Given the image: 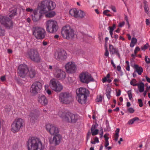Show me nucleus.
Returning <instances> with one entry per match:
<instances>
[{"label":"nucleus","mask_w":150,"mask_h":150,"mask_svg":"<svg viewBox=\"0 0 150 150\" xmlns=\"http://www.w3.org/2000/svg\"><path fill=\"white\" fill-rule=\"evenodd\" d=\"M27 146L28 150H46L40 139L34 137L29 139L27 142Z\"/></svg>","instance_id":"nucleus-1"},{"label":"nucleus","mask_w":150,"mask_h":150,"mask_svg":"<svg viewBox=\"0 0 150 150\" xmlns=\"http://www.w3.org/2000/svg\"><path fill=\"white\" fill-rule=\"evenodd\" d=\"M40 7V12L45 13L54 9L56 7L55 3L52 1H44L41 3Z\"/></svg>","instance_id":"nucleus-2"},{"label":"nucleus","mask_w":150,"mask_h":150,"mask_svg":"<svg viewBox=\"0 0 150 150\" xmlns=\"http://www.w3.org/2000/svg\"><path fill=\"white\" fill-rule=\"evenodd\" d=\"M61 34L63 37L67 40H72L74 37V30L69 25L64 26L62 30Z\"/></svg>","instance_id":"nucleus-3"},{"label":"nucleus","mask_w":150,"mask_h":150,"mask_svg":"<svg viewBox=\"0 0 150 150\" xmlns=\"http://www.w3.org/2000/svg\"><path fill=\"white\" fill-rule=\"evenodd\" d=\"M45 27L47 31L50 33H56L58 29L57 23L52 20L47 21L45 23Z\"/></svg>","instance_id":"nucleus-4"},{"label":"nucleus","mask_w":150,"mask_h":150,"mask_svg":"<svg viewBox=\"0 0 150 150\" xmlns=\"http://www.w3.org/2000/svg\"><path fill=\"white\" fill-rule=\"evenodd\" d=\"M33 33L37 39H41L45 37L46 32L43 28L37 26L33 28Z\"/></svg>","instance_id":"nucleus-5"},{"label":"nucleus","mask_w":150,"mask_h":150,"mask_svg":"<svg viewBox=\"0 0 150 150\" xmlns=\"http://www.w3.org/2000/svg\"><path fill=\"white\" fill-rule=\"evenodd\" d=\"M23 120L21 118L15 119L11 125V129L13 133H16L19 131L23 127Z\"/></svg>","instance_id":"nucleus-6"},{"label":"nucleus","mask_w":150,"mask_h":150,"mask_svg":"<svg viewBox=\"0 0 150 150\" xmlns=\"http://www.w3.org/2000/svg\"><path fill=\"white\" fill-rule=\"evenodd\" d=\"M23 120L21 118L15 119L11 125V129L13 133H16L19 131L23 127Z\"/></svg>","instance_id":"nucleus-7"},{"label":"nucleus","mask_w":150,"mask_h":150,"mask_svg":"<svg viewBox=\"0 0 150 150\" xmlns=\"http://www.w3.org/2000/svg\"><path fill=\"white\" fill-rule=\"evenodd\" d=\"M23 120L21 118L15 119L11 125V129L13 133H16L19 131L23 127Z\"/></svg>","instance_id":"nucleus-8"},{"label":"nucleus","mask_w":150,"mask_h":150,"mask_svg":"<svg viewBox=\"0 0 150 150\" xmlns=\"http://www.w3.org/2000/svg\"><path fill=\"white\" fill-rule=\"evenodd\" d=\"M59 98L61 102L65 104L69 103L72 100L71 95L67 92L60 93L59 95Z\"/></svg>","instance_id":"nucleus-9"},{"label":"nucleus","mask_w":150,"mask_h":150,"mask_svg":"<svg viewBox=\"0 0 150 150\" xmlns=\"http://www.w3.org/2000/svg\"><path fill=\"white\" fill-rule=\"evenodd\" d=\"M49 86L52 90L57 92H60L63 88L62 85L57 81L55 79H53L50 80Z\"/></svg>","instance_id":"nucleus-10"},{"label":"nucleus","mask_w":150,"mask_h":150,"mask_svg":"<svg viewBox=\"0 0 150 150\" xmlns=\"http://www.w3.org/2000/svg\"><path fill=\"white\" fill-rule=\"evenodd\" d=\"M42 84L39 81L34 82L30 89V92L33 95H35L40 92L42 88Z\"/></svg>","instance_id":"nucleus-11"},{"label":"nucleus","mask_w":150,"mask_h":150,"mask_svg":"<svg viewBox=\"0 0 150 150\" xmlns=\"http://www.w3.org/2000/svg\"><path fill=\"white\" fill-rule=\"evenodd\" d=\"M53 74L55 77L59 80H63L66 77L65 72L59 68L54 69Z\"/></svg>","instance_id":"nucleus-12"},{"label":"nucleus","mask_w":150,"mask_h":150,"mask_svg":"<svg viewBox=\"0 0 150 150\" xmlns=\"http://www.w3.org/2000/svg\"><path fill=\"white\" fill-rule=\"evenodd\" d=\"M30 58L33 61L36 62H39L40 61V58L37 50H31L28 53Z\"/></svg>","instance_id":"nucleus-13"},{"label":"nucleus","mask_w":150,"mask_h":150,"mask_svg":"<svg viewBox=\"0 0 150 150\" xmlns=\"http://www.w3.org/2000/svg\"><path fill=\"white\" fill-rule=\"evenodd\" d=\"M79 78L81 82L87 83L91 81H94L91 74L88 72L81 73L79 75Z\"/></svg>","instance_id":"nucleus-14"},{"label":"nucleus","mask_w":150,"mask_h":150,"mask_svg":"<svg viewBox=\"0 0 150 150\" xmlns=\"http://www.w3.org/2000/svg\"><path fill=\"white\" fill-rule=\"evenodd\" d=\"M28 71L27 66L25 64L20 65L18 67V73L19 76L22 78L27 76Z\"/></svg>","instance_id":"nucleus-15"},{"label":"nucleus","mask_w":150,"mask_h":150,"mask_svg":"<svg viewBox=\"0 0 150 150\" xmlns=\"http://www.w3.org/2000/svg\"><path fill=\"white\" fill-rule=\"evenodd\" d=\"M46 129L51 135H56L59 134L58 128L53 124H47L46 125Z\"/></svg>","instance_id":"nucleus-16"},{"label":"nucleus","mask_w":150,"mask_h":150,"mask_svg":"<svg viewBox=\"0 0 150 150\" xmlns=\"http://www.w3.org/2000/svg\"><path fill=\"white\" fill-rule=\"evenodd\" d=\"M54 57L57 60L60 61L64 60L67 58V53L64 50H59L55 53Z\"/></svg>","instance_id":"nucleus-17"},{"label":"nucleus","mask_w":150,"mask_h":150,"mask_svg":"<svg viewBox=\"0 0 150 150\" xmlns=\"http://www.w3.org/2000/svg\"><path fill=\"white\" fill-rule=\"evenodd\" d=\"M72 113L69 112H64L62 111H59L58 115L64 121L69 123L71 122L70 120L71 119Z\"/></svg>","instance_id":"nucleus-18"},{"label":"nucleus","mask_w":150,"mask_h":150,"mask_svg":"<svg viewBox=\"0 0 150 150\" xmlns=\"http://www.w3.org/2000/svg\"><path fill=\"white\" fill-rule=\"evenodd\" d=\"M0 22L6 27L10 29L13 26V23L11 20L8 17L1 16L0 19Z\"/></svg>","instance_id":"nucleus-19"},{"label":"nucleus","mask_w":150,"mask_h":150,"mask_svg":"<svg viewBox=\"0 0 150 150\" xmlns=\"http://www.w3.org/2000/svg\"><path fill=\"white\" fill-rule=\"evenodd\" d=\"M65 68L67 71L69 73L75 72L76 67L74 62H69L67 63L65 66Z\"/></svg>","instance_id":"nucleus-20"},{"label":"nucleus","mask_w":150,"mask_h":150,"mask_svg":"<svg viewBox=\"0 0 150 150\" xmlns=\"http://www.w3.org/2000/svg\"><path fill=\"white\" fill-rule=\"evenodd\" d=\"M77 96H87L88 94V90L85 88H80L76 90Z\"/></svg>","instance_id":"nucleus-21"},{"label":"nucleus","mask_w":150,"mask_h":150,"mask_svg":"<svg viewBox=\"0 0 150 150\" xmlns=\"http://www.w3.org/2000/svg\"><path fill=\"white\" fill-rule=\"evenodd\" d=\"M38 10H35L33 11V15L32 20L34 22L38 21L42 16V14L43 13L40 12V10L39 13L38 12Z\"/></svg>","instance_id":"nucleus-22"},{"label":"nucleus","mask_w":150,"mask_h":150,"mask_svg":"<svg viewBox=\"0 0 150 150\" xmlns=\"http://www.w3.org/2000/svg\"><path fill=\"white\" fill-rule=\"evenodd\" d=\"M61 139V136L59 134H57L54 135L52 141H50V143L54 144L55 145H58L59 144Z\"/></svg>","instance_id":"nucleus-23"},{"label":"nucleus","mask_w":150,"mask_h":150,"mask_svg":"<svg viewBox=\"0 0 150 150\" xmlns=\"http://www.w3.org/2000/svg\"><path fill=\"white\" fill-rule=\"evenodd\" d=\"M40 113L39 112L31 113L30 115V120L32 122L38 121L40 119Z\"/></svg>","instance_id":"nucleus-24"},{"label":"nucleus","mask_w":150,"mask_h":150,"mask_svg":"<svg viewBox=\"0 0 150 150\" xmlns=\"http://www.w3.org/2000/svg\"><path fill=\"white\" fill-rule=\"evenodd\" d=\"M38 102L42 105H46L47 103V100L44 95L39 96L38 97Z\"/></svg>","instance_id":"nucleus-25"},{"label":"nucleus","mask_w":150,"mask_h":150,"mask_svg":"<svg viewBox=\"0 0 150 150\" xmlns=\"http://www.w3.org/2000/svg\"><path fill=\"white\" fill-rule=\"evenodd\" d=\"M87 96H77V99L79 102L81 104H86V102Z\"/></svg>","instance_id":"nucleus-26"},{"label":"nucleus","mask_w":150,"mask_h":150,"mask_svg":"<svg viewBox=\"0 0 150 150\" xmlns=\"http://www.w3.org/2000/svg\"><path fill=\"white\" fill-rule=\"evenodd\" d=\"M109 51L111 54H116L117 55L120 56L118 50L114 48L113 46L112 45H109Z\"/></svg>","instance_id":"nucleus-27"},{"label":"nucleus","mask_w":150,"mask_h":150,"mask_svg":"<svg viewBox=\"0 0 150 150\" xmlns=\"http://www.w3.org/2000/svg\"><path fill=\"white\" fill-rule=\"evenodd\" d=\"M78 10L75 8L71 9L69 11V14L75 18H78Z\"/></svg>","instance_id":"nucleus-28"},{"label":"nucleus","mask_w":150,"mask_h":150,"mask_svg":"<svg viewBox=\"0 0 150 150\" xmlns=\"http://www.w3.org/2000/svg\"><path fill=\"white\" fill-rule=\"evenodd\" d=\"M71 119L70 120L71 122L72 123H76L79 119V116L77 114H74L72 113Z\"/></svg>","instance_id":"nucleus-29"},{"label":"nucleus","mask_w":150,"mask_h":150,"mask_svg":"<svg viewBox=\"0 0 150 150\" xmlns=\"http://www.w3.org/2000/svg\"><path fill=\"white\" fill-rule=\"evenodd\" d=\"M134 68L136 70V72H137L139 75H140L143 71L142 68L137 64L134 65Z\"/></svg>","instance_id":"nucleus-30"},{"label":"nucleus","mask_w":150,"mask_h":150,"mask_svg":"<svg viewBox=\"0 0 150 150\" xmlns=\"http://www.w3.org/2000/svg\"><path fill=\"white\" fill-rule=\"evenodd\" d=\"M36 74V72L35 70L33 69H30L28 70V71L27 76H29L30 78L34 77Z\"/></svg>","instance_id":"nucleus-31"},{"label":"nucleus","mask_w":150,"mask_h":150,"mask_svg":"<svg viewBox=\"0 0 150 150\" xmlns=\"http://www.w3.org/2000/svg\"><path fill=\"white\" fill-rule=\"evenodd\" d=\"M137 86L138 87V88L140 92L142 93L144 91V85L143 83L141 82L138 83Z\"/></svg>","instance_id":"nucleus-32"},{"label":"nucleus","mask_w":150,"mask_h":150,"mask_svg":"<svg viewBox=\"0 0 150 150\" xmlns=\"http://www.w3.org/2000/svg\"><path fill=\"white\" fill-rule=\"evenodd\" d=\"M17 9L16 8L11 10L9 13V16L10 17L12 18L16 14Z\"/></svg>","instance_id":"nucleus-33"},{"label":"nucleus","mask_w":150,"mask_h":150,"mask_svg":"<svg viewBox=\"0 0 150 150\" xmlns=\"http://www.w3.org/2000/svg\"><path fill=\"white\" fill-rule=\"evenodd\" d=\"M78 18L79 17L81 18H84L86 15V14L84 11L80 10L78 11Z\"/></svg>","instance_id":"nucleus-34"},{"label":"nucleus","mask_w":150,"mask_h":150,"mask_svg":"<svg viewBox=\"0 0 150 150\" xmlns=\"http://www.w3.org/2000/svg\"><path fill=\"white\" fill-rule=\"evenodd\" d=\"M137 41V40L135 38H132L130 45V46L132 47H134L135 44H136Z\"/></svg>","instance_id":"nucleus-35"},{"label":"nucleus","mask_w":150,"mask_h":150,"mask_svg":"<svg viewBox=\"0 0 150 150\" xmlns=\"http://www.w3.org/2000/svg\"><path fill=\"white\" fill-rule=\"evenodd\" d=\"M139 120V118L138 117H135L134 118L129 120L127 123L128 124L130 125L133 124L134 122L137 120Z\"/></svg>","instance_id":"nucleus-36"},{"label":"nucleus","mask_w":150,"mask_h":150,"mask_svg":"<svg viewBox=\"0 0 150 150\" xmlns=\"http://www.w3.org/2000/svg\"><path fill=\"white\" fill-rule=\"evenodd\" d=\"M55 14L54 11H52L45 14V16L46 17L52 18L54 16Z\"/></svg>","instance_id":"nucleus-37"},{"label":"nucleus","mask_w":150,"mask_h":150,"mask_svg":"<svg viewBox=\"0 0 150 150\" xmlns=\"http://www.w3.org/2000/svg\"><path fill=\"white\" fill-rule=\"evenodd\" d=\"M45 91L49 95H50L51 93V91L48 89V85H45Z\"/></svg>","instance_id":"nucleus-38"},{"label":"nucleus","mask_w":150,"mask_h":150,"mask_svg":"<svg viewBox=\"0 0 150 150\" xmlns=\"http://www.w3.org/2000/svg\"><path fill=\"white\" fill-rule=\"evenodd\" d=\"M137 81L135 79H133L130 82V84L133 86H137L138 83H136Z\"/></svg>","instance_id":"nucleus-39"},{"label":"nucleus","mask_w":150,"mask_h":150,"mask_svg":"<svg viewBox=\"0 0 150 150\" xmlns=\"http://www.w3.org/2000/svg\"><path fill=\"white\" fill-rule=\"evenodd\" d=\"M5 30L3 29L0 26V36H3L5 35Z\"/></svg>","instance_id":"nucleus-40"},{"label":"nucleus","mask_w":150,"mask_h":150,"mask_svg":"<svg viewBox=\"0 0 150 150\" xmlns=\"http://www.w3.org/2000/svg\"><path fill=\"white\" fill-rule=\"evenodd\" d=\"M106 95L108 98L110 99V91L109 90H107L106 93Z\"/></svg>","instance_id":"nucleus-41"},{"label":"nucleus","mask_w":150,"mask_h":150,"mask_svg":"<svg viewBox=\"0 0 150 150\" xmlns=\"http://www.w3.org/2000/svg\"><path fill=\"white\" fill-rule=\"evenodd\" d=\"M98 130L97 129H94L91 131L92 135L93 136L97 134L98 133Z\"/></svg>","instance_id":"nucleus-42"},{"label":"nucleus","mask_w":150,"mask_h":150,"mask_svg":"<svg viewBox=\"0 0 150 150\" xmlns=\"http://www.w3.org/2000/svg\"><path fill=\"white\" fill-rule=\"evenodd\" d=\"M127 94H128V97H129V100H131V99L132 98V95L131 90L128 91H127Z\"/></svg>","instance_id":"nucleus-43"},{"label":"nucleus","mask_w":150,"mask_h":150,"mask_svg":"<svg viewBox=\"0 0 150 150\" xmlns=\"http://www.w3.org/2000/svg\"><path fill=\"white\" fill-rule=\"evenodd\" d=\"M102 101V97L101 96L97 97L96 101L97 102H101Z\"/></svg>","instance_id":"nucleus-44"},{"label":"nucleus","mask_w":150,"mask_h":150,"mask_svg":"<svg viewBox=\"0 0 150 150\" xmlns=\"http://www.w3.org/2000/svg\"><path fill=\"white\" fill-rule=\"evenodd\" d=\"M145 60L146 63L149 64H150V58H148V57L146 56L145 57Z\"/></svg>","instance_id":"nucleus-45"},{"label":"nucleus","mask_w":150,"mask_h":150,"mask_svg":"<svg viewBox=\"0 0 150 150\" xmlns=\"http://www.w3.org/2000/svg\"><path fill=\"white\" fill-rule=\"evenodd\" d=\"M138 101L139 106L141 107H142L143 106V104L142 99H138Z\"/></svg>","instance_id":"nucleus-46"},{"label":"nucleus","mask_w":150,"mask_h":150,"mask_svg":"<svg viewBox=\"0 0 150 150\" xmlns=\"http://www.w3.org/2000/svg\"><path fill=\"white\" fill-rule=\"evenodd\" d=\"M109 8L114 12H116V8L115 6L113 5H111Z\"/></svg>","instance_id":"nucleus-47"},{"label":"nucleus","mask_w":150,"mask_h":150,"mask_svg":"<svg viewBox=\"0 0 150 150\" xmlns=\"http://www.w3.org/2000/svg\"><path fill=\"white\" fill-rule=\"evenodd\" d=\"M145 11L146 13L148 14L149 8L147 4H145L144 6Z\"/></svg>","instance_id":"nucleus-48"},{"label":"nucleus","mask_w":150,"mask_h":150,"mask_svg":"<svg viewBox=\"0 0 150 150\" xmlns=\"http://www.w3.org/2000/svg\"><path fill=\"white\" fill-rule=\"evenodd\" d=\"M48 70L49 71H52L53 69V67L51 65H48L47 66Z\"/></svg>","instance_id":"nucleus-49"},{"label":"nucleus","mask_w":150,"mask_h":150,"mask_svg":"<svg viewBox=\"0 0 150 150\" xmlns=\"http://www.w3.org/2000/svg\"><path fill=\"white\" fill-rule=\"evenodd\" d=\"M148 46V43H146L145 45L143 47H142L141 48L142 50H145V49H146L147 48Z\"/></svg>","instance_id":"nucleus-50"},{"label":"nucleus","mask_w":150,"mask_h":150,"mask_svg":"<svg viewBox=\"0 0 150 150\" xmlns=\"http://www.w3.org/2000/svg\"><path fill=\"white\" fill-rule=\"evenodd\" d=\"M119 134H115L114 135V139L116 141H117L118 138L119 137Z\"/></svg>","instance_id":"nucleus-51"},{"label":"nucleus","mask_w":150,"mask_h":150,"mask_svg":"<svg viewBox=\"0 0 150 150\" xmlns=\"http://www.w3.org/2000/svg\"><path fill=\"white\" fill-rule=\"evenodd\" d=\"M105 49V53L104 55L105 56L108 57V56L109 54V52L107 49V47H106Z\"/></svg>","instance_id":"nucleus-52"},{"label":"nucleus","mask_w":150,"mask_h":150,"mask_svg":"<svg viewBox=\"0 0 150 150\" xmlns=\"http://www.w3.org/2000/svg\"><path fill=\"white\" fill-rule=\"evenodd\" d=\"M128 111L130 113H133L134 112V110L132 108H130L128 109Z\"/></svg>","instance_id":"nucleus-53"},{"label":"nucleus","mask_w":150,"mask_h":150,"mask_svg":"<svg viewBox=\"0 0 150 150\" xmlns=\"http://www.w3.org/2000/svg\"><path fill=\"white\" fill-rule=\"evenodd\" d=\"M109 134L108 133H106L104 135V137L105 139V141H108V139L109 138L108 137Z\"/></svg>","instance_id":"nucleus-54"},{"label":"nucleus","mask_w":150,"mask_h":150,"mask_svg":"<svg viewBox=\"0 0 150 150\" xmlns=\"http://www.w3.org/2000/svg\"><path fill=\"white\" fill-rule=\"evenodd\" d=\"M125 24V22L124 21H123L119 23L118 26L120 27H122Z\"/></svg>","instance_id":"nucleus-55"},{"label":"nucleus","mask_w":150,"mask_h":150,"mask_svg":"<svg viewBox=\"0 0 150 150\" xmlns=\"http://www.w3.org/2000/svg\"><path fill=\"white\" fill-rule=\"evenodd\" d=\"M97 125H93L91 128V131H92V130L95 129L97 127Z\"/></svg>","instance_id":"nucleus-56"},{"label":"nucleus","mask_w":150,"mask_h":150,"mask_svg":"<svg viewBox=\"0 0 150 150\" xmlns=\"http://www.w3.org/2000/svg\"><path fill=\"white\" fill-rule=\"evenodd\" d=\"M100 138H101L103 137V130L102 127H101L100 130Z\"/></svg>","instance_id":"nucleus-57"},{"label":"nucleus","mask_w":150,"mask_h":150,"mask_svg":"<svg viewBox=\"0 0 150 150\" xmlns=\"http://www.w3.org/2000/svg\"><path fill=\"white\" fill-rule=\"evenodd\" d=\"M125 21H126L127 24L129 25V23L128 19L127 17L126 16L125 17Z\"/></svg>","instance_id":"nucleus-58"},{"label":"nucleus","mask_w":150,"mask_h":150,"mask_svg":"<svg viewBox=\"0 0 150 150\" xmlns=\"http://www.w3.org/2000/svg\"><path fill=\"white\" fill-rule=\"evenodd\" d=\"M26 11L27 12H31L33 11V10L30 8H27L26 9Z\"/></svg>","instance_id":"nucleus-59"},{"label":"nucleus","mask_w":150,"mask_h":150,"mask_svg":"<svg viewBox=\"0 0 150 150\" xmlns=\"http://www.w3.org/2000/svg\"><path fill=\"white\" fill-rule=\"evenodd\" d=\"M110 12V11L108 10H106L104 11L103 12V14L104 15H106L107 14V13Z\"/></svg>","instance_id":"nucleus-60"},{"label":"nucleus","mask_w":150,"mask_h":150,"mask_svg":"<svg viewBox=\"0 0 150 150\" xmlns=\"http://www.w3.org/2000/svg\"><path fill=\"white\" fill-rule=\"evenodd\" d=\"M109 144V143L108 142V141H105V147H107L108 146Z\"/></svg>","instance_id":"nucleus-61"},{"label":"nucleus","mask_w":150,"mask_h":150,"mask_svg":"<svg viewBox=\"0 0 150 150\" xmlns=\"http://www.w3.org/2000/svg\"><path fill=\"white\" fill-rule=\"evenodd\" d=\"M5 111L7 113V114H8L11 110V109L10 108H9L8 109H7L6 108H5Z\"/></svg>","instance_id":"nucleus-62"},{"label":"nucleus","mask_w":150,"mask_h":150,"mask_svg":"<svg viewBox=\"0 0 150 150\" xmlns=\"http://www.w3.org/2000/svg\"><path fill=\"white\" fill-rule=\"evenodd\" d=\"M1 79L2 81H5V76H2L1 77Z\"/></svg>","instance_id":"nucleus-63"},{"label":"nucleus","mask_w":150,"mask_h":150,"mask_svg":"<svg viewBox=\"0 0 150 150\" xmlns=\"http://www.w3.org/2000/svg\"><path fill=\"white\" fill-rule=\"evenodd\" d=\"M55 147L53 146H51L49 149V150H55Z\"/></svg>","instance_id":"nucleus-64"}]
</instances>
